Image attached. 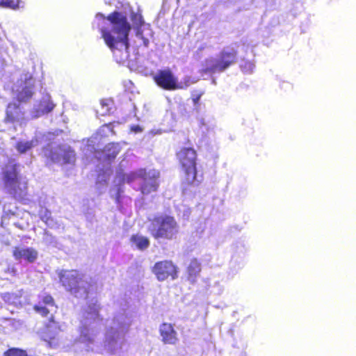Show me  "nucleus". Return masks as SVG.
I'll return each instance as SVG.
<instances>
[{
  "mask_svg": "<svg viewBox=\"0 0 356 356\" xmlns=\"http://www.w3.org/2000/svg\"><path fill=\"white\" fill-rule=\"evenodd\" d=\"M48 307L41 304H35L33 309L42 318L49 316L48 322L44 324V329L42 331V339L48 343L50 347H54L58 343V335L61 331V328L58 323L56 321L54 315L50 314Z\"/></svg>",
  "mask_w": 356,
  "mask_h": 356,
  "instance_id": "nucleus-4",
  "label": "nucleus"
},
{
  "mask_svg": "<svg viewBox=\"0 0 356 356\" xmlns=\"http://www.w3.org/2000/svg\"><path fill=\"white\" fill-rule=\"evenodd\" d=\"M2 356H29V355L24 349L12 347L4 351Z\"/></svg>",
  "mask_w": 356,
  "mask_h": 356,
  "instance_id": "nucleus-21",
  "label": "nucleus"
},
{
  "mask_svg": "<svg viewBox=\"0 0 356 356\" xmlns=\"http://www.w3.org/2000/svg\"><path fill=\"white\" fill-rule=\"evenodd\" d=\"M33 88V85L26 86L23 87L20 90H17L15 99L19 104H25L29 102L32 99L34 94Z\"/></svg>",
  "mask_w": 356,
  "mask_h": 356,
  "instance_id": "nucleus-17",
  "label": "nucleus"
},
{
  "mask_svg": "<svg viewBox=\"0 0 356 356\" xmlns=\"http://www.w3.org/2000/svg\"><path fill=\"white\" fill-rule=\"evenodd\" d=\"M59 277L60 282L65 290L76 297L83 289L81 284L83 275L77 270H63Z\"/></svg>",
  "mask_w": 356,
  "mask_h": 356,
  "instance_id": "nucleus-6",
  "label": "nucleus"
},
{
  "mask_svg": "<svg viewBox=\"0 0 356 356\" xmlns=\"http://www.w3.org/2000/svg\"><path fill=\"white\" fill-rule=\"evenodd\" d=\"M136 173V172H131L130 175H129L127 177V181L128 183L132 182L135 180L140 179V178H134V175Z\"/></svg>",
  "mask_w": 356,
  "mask_h": 356,
  "instance_id": "nucleus-30",
  "label": "nucleus"
},
{
  "mask_svg": "<svg viewBox=\"0 0 356 356\" xmlns=\"http://www.w3.org/2000/svg\"><path fill=\"white\" fill-rule=\"evenodd\" d=\"M39 216L42 221H43L45 224L48 225L53 222V218L51 216V211L46 209H42L39 212Z\"/></svg>",
  "mask_w": 356,
  "mask_h": 356,
  "instance_id": "nucleus-23",
  "label": "nucleus"
},
{
  "mask_svg": "<svg viewBox=\"0 0 356 356\" xmlns=\"http://www.w3.org/2000/svg\"><path fill=\"white\" fill-rule=\"evenodd\" d=\"M147 231L156 241H173L179 234V225L174 216L159 214L149 218Z\"/></svg>",
  "mask_w": 356,
  "mask_h": 356,
  "instance_id": "nucleus-3",
  "label": "nucleus"
},
{
  "mask_svg": "<svg viewBox=\"0 0 356 356\" xmlns=\"http://www.w3.org/2000/svg\"><path fill=\"white\" fill-rule=\"evenodd\" d=\"M121 151L118 143H110L106 145L102 150L104 159L107 161H113Z\"/></svg>",
  "mask_w": 356,
  "mask_h": 356,
  "instance_id": "nucleus-16",
  "label": "nucleus"
},
{
  "mask_svg": "<svg viewBox=\"0 0 356 356\" xmlns=\"http://www.w3.org/2000/svg\"><path fill=\"white\" fill-rule=\"evenodd\" d=\"M201 270L202 266L200 262L195 258L191 259L186 268L187 280L191 284L195 283Z\"/></svg>",
  "mask_w": 356,
  "mask_h": 356,
  "instance_id": "nucleus-15",
  "label": "nucleus"
},
{
  "mask_svg": "<svg viewBox=\"0 0 356 356\" xmlns=\"http://www.w3.org/2000/svg\"><path fill=\"white\" fill-rule=\"evenodd\" d=\"M159 332L164 343L175 344L178 340L177 332L170 323H162L160 326Z\"/></svg>",
  "mask_w": 356,
  "mask_h": 356,
  "instance_id": "nucleus-13",
  "label": "nucleus"
},
{
  "mask_svg": "<svg viewBox=\"0 0 356 356\" xmlns=\"http://www.w3.org/2000/svg\"><path fill=\"white\" fill-rule=\"evenodd\" d=\"M63 164H74L76 161V154L73 149L68 148L61 152Z\"/></svg>",
  "mask_w": 356,
  "mask_h": 356,
  "instance_id": "nucleus-19",
  "label": "nucleus"
},
{
  "mask_svg": "<svg viewBox=\"0 0 356 356\" xmlns=\"http://www.w3.org/2000/svg\"><path fill=\"white\" fill-rule=\"evenodd\" d=\"M132 21L138 27H141L144 24V20L140 14H134L132 16Z\"/></svg>",
  "mask_w": 356,
  "mask_h": 356,
  "instance_id": "nucleus-28",
  "label": "nucleus"
},
{
  "mask_svg": "<svg viewBox=\"0 0 356 356\" xmlns=\"http://www.w3.org/2000/svg\"><path fill=\"white\" fill-rule=\"evenodd\" d=\"M176 156L184 171L186 183L193 184L197 177L196 151L193 147H181Z\"/></svg>",
  "mask_w": 356,
  "mask_h": 356,
  "instance_id": "nucleus-5",
  "label": "nucleus"
},
{
  "mask_svg": "<svg viewBox=\"0 0 356 356\" xmlns=\"http://www.w3.org/2000/svg\"><path fill=\"white\" fill-rule=\"evenodd\" d=\"M21 0H0V6L10 9H17L19 7Z\"/></svg>",
  "mask_w": 356,
  "mask_h": 356,
  "instance_id": "nucleus-24",
  "label": "nucleus"
},
{
  "mask_svg": "<svg viewBox=\"0 0 356 356\" xmlns=\"http://www.w3.org/2000/svg\"><path fill=\"white\" fill-rule=\"evenodd\" d=\"M24 120V111L19 105L14 102L8 103L5 110L3 122L6 124H22Z\"/></svg>",
  "mask_w": 356,
  "mask_h": 356,
  "instance_id": "nucleus-11",
  "label": "nucleus"
},
{
  "mask_svg": "<svg viewBox=\"0 0 356 356\" xmlns=\"http://www.w3.org/2000/svg\"><path fill=\"white\" fill-rule=\"evenodd\" d=\"M143 42H144V44L145 47H147L148 46V44H149V41L147 38H143Z\"/></svg>",
  "mask_w": 356,
  "mask_h": 356,
  "instance_id": "nucleus-34",
  "label": "nucleus"
},
{
  "mask_svg": "<svg viewBox=\"0 0 356 356\" xmlns=\"http://www.w3.org/2000/svg\"><path fill=\"white\" fill-rule=\"evenodd\" d=\"M55 106L56 105L52 102L51 97L49 95H45L40 100L37 108L34 109V116L38 118L48 114L54 109Z\"/></svg>",
  "mask_w": 356,
  "mask_h": 356,
  "instance_id": "nucleus-14",
  "label": "nucleus"
},
{
  "mask_svg": "<svg viewBox=\"0 0 356 356\" xmlns=\"http://www.w3.org/2000/svg\"><path fill=\"white\" fill-rule=\"evenodd\" d=\"M32 147V145L29 142H19L17 144L16 148L19 153H25L29 150Z\"/></svg>",
  "mask_w": 356,
  "mask_h": 356,
  "instance_id": "nucleus-27",
  "label": "nucleus"
},
{
  "mask_svg": "<svg viewBox=\"0 0 356 356\" xmlns=\"http://www.w3.org/2000/svg\"><path fill=\"white\" fill-rule=\"evenodd\" d=\"M255 67V65L253 61L242 59L240 64L241 70L245 74H251Z\"/></svg>",
  "mask_w": 356,
  "mask_h": 356,
  "instance_id": "nucleus-22",
  "label": "nucleus"
},
{
  "mask_svg": "<svg viewBox=\"0 0 356 356\" xmlns=\"http://www.w3.org/2000/svg\"><path fill=\"white\" fill-rule=\"evenodd\" d=\"M33 79V76L31 74H26L24 77V80L26 81L28 80H31Z\"/></svg>",
  "mask_w": 356,
  "mask_h": 356,
  "instance_id": "nucleus-33",
  "label": "nucleus"
},
{
  "mask_svg": "<svg viewBox=\"0 0 356 356\" xmlns=\"http://www.w3.org/2000/svg\"><path fill=\"white\" fill-rule=\"evenodd\" d=\"M38 252L33 248L15 247L13 256L16 260L24 259L29 263H33L38 258Z\"/></svg>",
  "mask_w": 356,
  "mask_h": 356,
  "instance_id": "nucleus-12",
  "label": "nucleus"
},
{
  "mask_svg": "<svg viewBox=\"0 0 356 356\" xmlns=\"http://www.w3.org/2000/svg\"><path fill=\"white\" fill-rule=\"evenodd\" d=\"M99 307H97L96 305H94L92 307H90V311L89 312L90 314H95L97 316H99Z\"/></svg>",
  "mask_w": 356,
  "mask_h": 356,
  "instance_id": "nucleus-29",
  "label": "nucleus"
},
{
  "mask_svg": "<svg viewBox=\"0 0 356 356\" xmlns=\"http://www.w3.org/2000/svg\"><path fill=\"white\" fill-rule=\"evenodd\" d=\"M129 240L130 242L134 244L140 250H146L150 244L149 240L147 237L138 234L131 235Z\"/></svg>",
  "mask_w": 356,
  "mask_h": 356,
  "instance_id": "nucleus-18",
  "label": "nucleus"
},
{
  "mask_svg": "<svg viewBox=\"0 0 356 356\" xmlns=\"http://www.w3.org/2000/svg\"><path fill=\"white\" fill-rule=\"evenodd\" d=\"M113 102L111 99H102L100 101L102 115H107L110 113Z\"/></svg>",
  "mask_w": 356,
  "mask_h": 356,
  "instance_id": "nucleus-25",
  "label": "nucleus"
},
{
  "mask_svg": "<svg viewBox=\"0 0 356 356\" xmlns=\"http://www.w3.org/2000/svg\"><path fill=\"white\" fill-rule=\"evenodd\" d=\"M152 79L157 86L165 90H175L181 88L177 78L169 68L158 70Z\"/></svg>",
  "mask_w": 356,
  "mask_h": 356,
  "instance_id": "nucleus-10",
  "label": "nucleus"
},
{
  "mask_svg": "<svg viewBox=\"0 0 356 356\" xmlns=\"http://www.w3.org/2000/svg\"><path fill=\"white\" fill-rule=\"evenodd\" d=\"M131 129L136 133L142 131V128L139 125L132 126Z\"/></svg>",
  "mask_w": 356,
  "mask_h": 356,
  "instance_id": "nucleus-31",
  "label": "nucleus"
},
{
  "mask_svg": "<svg viewBox=\"0 0 356 356\" xmlns=\"http://www.w3.org/2000/svg\"><path fill=\"white\" fill-rule=\"evenodd\" d=\"M159 172H147L145 169L143 168L136 171V173L134 175V179L140 178L141 181L139 190L143 195H149L157 191L159 186Z\"/></svg>",
  "mask_w": 356,
  "mask_h": 356,
  "instance_id": "nucleus-8",
  "label": "nucleus"
},
{
  "mask_svg": "<svg viewBox=\"0 0 356 356\" xmlns=\"http://www.w3.org/2000/svg\"><path fill=\"white\" fill-rule=\"evenodd\" d=\"M106 18L111 24L112 29L102 28V38L116 60L122 62L129 55V35L131 26L126 15L118 11L112 12Z\"/></svg>",
  "mask_w": 356,
  "mask_h": 356,
  "instance_id": "nucleus-1",
  "label": "nucleus"
},
{
  "mask_svg": "<svg viewBox=\"0 0 356 356\" xmlns=\"http://www.w3.org/2000/svg\"><path fill=\"white\" fill-rule=\"evenodd\" d=\"M204 91H193L191 93V100L193 105L197 107L200 105V100L202 96L204 95Z\"/></svg>",
  "mask_w": 356,
  "mask_h": 356,
  "instance_id": "nucleus-26",
  "label": "nucleus"
},
{
  "mask_svg": "<svg viewBox=\"0 0 356 356\" xmlns=\"http://www.w3.org/2000/svg\"><path fill=\"white\" fill-rule=\"evenodd\" d=\"M2 179L7 193L17 201L24 200L28 193V183L21 181L19 164L13 160L9 161L3 167Z\"/></svg>",
  "mask_w": 356,
  "mask_h": 356,
  "instance_id": "nucleus-2",
  "label": "nucleus"
},
{
  "mask_svg": "<svg viewBox=\"0 0 356 356\" xmlns=\"http://www.w3.org/2000/svg\"><path fill=\"white\" fill-rule=\"evenodd\" d=\"M238 51L234 49L224 48L219 54L216 63L207 68L210 73L222 72L236 63Z\"/></svg>",
  "mask_w": 356,
  "mask_h": 356,
  "instance_id": "nucleus-7",
  "label": "nucleus"
},
{
  "mask_svg": "<svg viewBox=\"0 0 356 356\" xmlns=\"http://www.w3.org/2000/svg\"><path fill=\"white\" fill-rule=\"evenodd\" d=\"M37 304H41L49 307H54L57 308V305L54 298L49 293H44L38 296V302Z\"/></svg>",
  "mask_w": 356,
  "mask_h": 356,
  "instance_id": "nucleus-20",
  "label": "nucleus"
},
{
  "mask_svg": "<svg viewBox=\"0 0 356 356\" xmlns=\"http://www.w3.org/2000/svg\"><path fill=\"white\" fill-rule=\"evenodd\" d=\"M84 289V292L86 293V294H88V291L86 289Z\"/></svg>",
  "mask_w": 356,
  "mask_h": 356,
  "instance_id": "nucleus-35",
  "label": "nucleus"
},
{
  "mask_svg": "<svg viewBox=\"0 0 356 356\" xmlns=\"http://www.w3.org/2000/svg\"><path fill=\"white\" fill-rule=\"evenodd\" d=\"M152 272L160 282L178 278L179 268L171 260L157 261L152 268Z\"/></svg>",
  "mask_w": 356,
  "mask_h": 356,
  "instance_id": "nucleus-9",
  "label": "nucleus"
},
{
  "mask_svg": "<svg viewBox=\"0 0 356 356\" xmlns=\"http://www.w3.org/2000/svg\"><path fill=\"white\" fill-rule=\"evenodd\" d=\"M49 158L53 161H56L58 160V156L54 153V152H51L50 154H49Z\"/></svg>",
  "mask_w": 356,
  "mask_h": 356,
  "instance_id": "nucleus-32",
  "label": "nucleus"
}]
</instances>
